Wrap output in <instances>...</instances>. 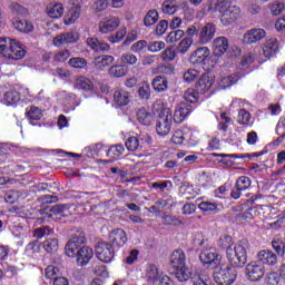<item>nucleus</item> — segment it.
Instances as JSON below:
<instances>
[{"mask_svg": "<svg viewBox=\"0 0 285 285\" xmlns=\"http://www.w3.org/2000/svg\"><path fill=\"white\" fill-rule=\"evenodd\" d=\"M86 236H73L65 247V253L68 257H76L78 266H88L90 258L95 256L92 248L85 246Z\"/></svg>", "mask_w": 285, "mask_h": 285, "instance_id": "1", "label": "nucleus"}, {"mask_svg": "<svg viewBox=\"0 0 285 285\" xmlns=\"http://www.w3.org/2000/svg\"><path fill=\"white\" fill-rule=\"evenodd\" d=\"M249 246L248 239H242L234 248L227 250L226 256L232 268H244L246 266Z\"/></svg>", "mask_w": 285, "mask_h": 285, "instance_id": "2", "label": "nucleus"}, {"mask_svg": "<svg viewBox=\"0 0 285 285\" xmlns=\"http://www.w3.org/2000/svg\"><path fill=\"white\" fill-rule=\"evenodd\" d=\"M0 55L7 59L19 60L26 57V49L14 39L0 38Z\"/></svg>", "mask_w": 285, "mask_h": 285, "instance_id": "3", "label": "nucleus"}, {"mask_svg": "<svg viewBox=\"0 0 285 285\" xmlns=\"http://www.w3.org/2000/svg\"><path fill=\"white\" fill-rule=\"evenodd\" d=\"M237 279V269L232 266L220 267L216 266L214 269V281L218 285H232Z\"/></svg>", "mask_w": 285, "mask_h": 285, "instance_id": "4", "label": "nucleus"}, {"mask_svg": "<svg viewBox=\"0 0 285 285\" xmlns=\"http://www.w3.org/2000/svg\"><path fill=\"white\" fill-rule=\"evenodd\" d=\"M173 128V112L170 109L165 108L158 114V119L156 121V131L160 137H166Z\"/></svg>", "mask_w": 285, "mask_h": 285, "instance_id": "5", "label": "nucleus"}, {"mask_svg": "<svg viewBox=\"0 0 285 285\" xmlns=\"http://www.w3.org/2000/svg\"><path fill=\"white\" fill-rule=\"evenodd\" d=\"M96 255L100 262L109 264L115 259V247L108 242L99 243L96 246Z\"/></svg>", "mask_w": 285, "mask_h": 285, "instance_id": "6", "label": "nucleus"}, {"mask_svg": "<svg viewBox=\"0 0 285 285\" xmlns=\"http://www.w3.org/2000/svg\"><path fill=\"white\" fill-rule=\"evenodd\" d=\"M245 271L249 282H259L266 275V268L258 261L247 264Z\"/></svg>", "mask_w": 285, "mask_h": 285, "instance_id": "7", "label": "nucleus"}, {"mask_svg": "<svg viewBox=\"0 0 285 285\" xmlns=\"http://www.w3.org/2000/svg\"><path fill=\"white\" fill-rule=\"evenodd\" d=\"M199 259L204 266H217L219 264V253L214 247H205L200 252Z\"/></svg>", "mask_w": 285, "mask_h": 285, "instance_id": "8", "label": "nucleus"}, {"mask_svg": "<svg viewBox=\"0 0 285 285\" xmlns=\"http://www.w3.org/2000/svg\"><path fill=\"white\" fill-rule=\"evenodd\" d=\"M216 30L217 28L212 22H208L204 27L199 28L197 40L199 46H206V43H210L215 37Z\"/></svg>", "mask_w": 285, "mask_h": 285, "instance_id": "9", "label": "nucleus"}, {"mask_svg": "<svg viewBox=\"0 0 285 285\" xmlns=\"http://www.w3.org/2000/svg\"><path fill=\"white\" fill-rule=\"evenodd\" d=\"M126 242H128V235L121 228L114 229L109 234V244H111L114 248H121L126 246Z\"/></svg>", "mask_w": 285, "mask_h": 285, "instance_id": "10", "label": "nucleus"}, {"mask_svg": "<svg viewBox=\"0 0 285 285\" xmlns=\"http://www.w3.org/2000/svg\"><path fill=\"white\" fill-rule=\"evenodd\" d=\"M239 14H242V9L237 6H232L220 16V22L223 26H230V23H235L239 19Z\"/></svg>", "mask_w": 285, "mask_h": 285, "instance_id": "11", "label": "nucleus"}, {"mask_svg": "<svg viewBox=\"0 0 285 285\" xmlns=\"http://www.w3.org/2000/svg\"><path fill=\"white\" fill-rule=\"evenodd\" d=\"M193 112V106L188 102H179L174 111L175 124H181Z\"/></svg>", "mask_w": 285, "mask_h": 285, "instance_id": "12", "label": "nucleus"}, {"mask_svg": "<svg viewBox=\"0 0 285 285\" xmlns=\"http://www.w3.org/2000/svg\"><path fill=\"white\" fill-rule=\"evenodd\" d=\"M119 23L120 20L117 17L105 18L98 23V30L101 35H108V32L117 30V28H119Z\"/></svg>", "mask_w": 285, "mask_h": 285, "instance_id": "13", "label": "nucleus"}, {"mask_svg": "<svg viewBox=\"0 0 285 285\" xmlns=\"http://www.w3.org/2000/svg\"><path fill=\"white\" fill-rule=\"evenodd\" d=\"M71 7L65 17L66 26H70L81 17V4L79 0H70Z\"/></svg>", "mask_w": 285, "mask_h": 285, "instance_id": "14", "label": "nucleus"}, {"mask_svg": "<svg viewBox=\"0 0 285 285\" xmlns=\"http://www.w3.org/2000/svg\"><path fill=\"white\" fill-rule=\"evenodd\" d=\"M228 48H230L228 38L217 37L214 39L213 50H214L215 57H224V55H226V52H228Z\"/></svg>", "mask_w": 285, "mask_h": 285, "instance_id": "15", "label": "nucleus"}, {"mask_svg": "<svg viewBox=\"0 0 285 285\" xmlns=\"http://www.w3.org/2000/svg\"><path fill=\"white\" fill-rule=\"evenodd\" d=\"M248 188H250V178L247 176H240L236 180V185H235L234 189L232 190L233 199H239V197H242V191L248 190Z\"/></svg>", "mask_w": 285, "mask_h": 285, "instance_id": "16", "label": "nucleus"}, {"mask_svg": "<svg viewBox=\"0 0 285 285\" xmlns=\"http://www.w3.org/2000/svg\"><path fill=\"white\" fill-rule=\"evenodd\" d=\"M208 57H210V49H208V47H200L190 55L189 61L193 66H199V63H204Z\"/></svg>", "mask_w": 285, "mask_h": 285, "instance_id": "17", "label": "nucleus"}, {"mask_svg": "<svg viewBox=\"0 0 285 285\" xmlns=\"http://www.w3.org/2000/svg\"><path fill=\"white\" fill-rule=\"evenodd\" d=\"M262 39H266V31L264 29H250L243 38L244 43H258Z\"/></svg>", "mask_w": 285, "mask_h": 285, "instance_id": "18", "label": "nucleus"}, {"mask_svg": "<svg viewBox=\"0 0 285 285\" xmlns=\"http://www.w3.org/2000/svg\"><path fill=\"white\" fill-rule=\"evenodd\" d=\"M86 43L94 52H108L110 50V45L104 40H98L97 37L87 38Z\"/></svg>", "mask_w": 285, "mask_h": 285, "instance_id": "19", "label": "nucleus"}, {"mask_svg": "<svg viewBox=\"0 0 285 285\" xmlns=\"http://www.w3.org/2000/svg\"><path fill=\"white\" fill-rule=\"evenodd\" d=\"M70 215V206L58 204L50 208V213L48 217H52L53 219H63V217H69Z\"/></svg>", "mask_w": 285, "mask_h": 285, "instance_id": "20", "label": "nucleus"}, {"mask_svg": "<svg viewBox=\"0 0 285 285\" xmlns=\"http://www.w3.org/2000/svg\"><path fill=\"white\" fill-rule=\"evenodd\" d=\"M92 63L96 70L104 72L106 68H108V66H111V63H115V57L109 55L98 56L94 59Z\"/></svg>", "mask_w": 285, "mask_h": 285, "instance_id": "21", "label": "nucleus"}, {"mask_svg": "<svg viewBox=\"0 0 285 285\" xmlns=\"http://www.w3.org/2000/svg\"><path fill=\"white\" fill-rule=\"evenodd\" d=\"M261 264H266L267 266H275L277 264V255L269 249H263L257 254Z\"/></svg>", "mask_w": 285, "mask_h": 285, "instance_id": "22", "label": "nucleus"}, {"mask_svg": "<svg viewBox=\"0 0 285 285\" xmlns=\"http://www.w3.org/2000/svg\"><path fill=\"white\" fill-rule=\"evenodd\" d=\"M279 51V43L277 42V38H271L266 40L264 47H263V55L267 59H271V57H275L277 52Z\"/></svg>", "mask_w": 285, "mask_h": 285, "instance_id": "23", "label": "nucleus"}, {"mask_svg": "<svg viewBox=\"0 0 285 285\" xmlns=\"http://www.w3.org/2000/svg\"><path fill=\"white\" fill-rule=\"evenodd\" d=\"M114 102L118 108L128 106L130 104V92L126 89H116L114 92Z\"/></svg>", "mask_w": 285, "mask_h": 285, "instance_id": "24", "label": "nucleus"}, {"mask_svg": "<svg viewBox=\"0 0 285 285\" xmlns=\"http://www.w3.org/2000/svg\"><path fill=\"white\" fill-rule=\"evenodd\" d=\"M77 41H79V33L75 32L61 33L53 39V43L56 46H61L63 43H77Z\"/></svg>", "mask_w": 285, "mask_h": 285, "instance_id": "25", "label": "nucleus"}, {"mask_svg": "<svg viewBox=\"0 0 285 285\" xmlns=\"http://www.w3.org/2000/svg\"><path fill=\"white\" fill-rule=\"evenodd\" d=\"M170 265L173 268H184L186 266V254H184V250L176 249L173 252L170 256Z\"/></svg>", "mask_w": 285, "mask_h": 285, "instance_id": "26", "label": "nucleus"}, {"mask_svg": "<svg viewBox=\"0 0 285 285\" xmlns=\"http://www.w3.org/2000/svg\"><path fill=\"white\" fill-rule=\"evenodd\" d=\"M137 120L142 126H153L155 124V114L149 112L146 108H141L137 111Z\"/></svg>", "mask_w": 285, "mask_h": 285, "instance_id": "27", "label": "nucleus"}, {"mask_svg": "<svg viewBox=\"0 0 285 285\" xmlns=\"http://www.w3.org/2000/svg\"><path fill=\"white\" fill-rule=\"evenodd\" d=\"M213 88V79L207 73L203 75L196 82V90L200 94L208 92Z\"/></svg>", "mask_w": 285, "mask_h": 285, "instance_id": "28", "label": "nucleus"}, {"mask_svg": "<svg viewBox=\"0 0 285 285\" xmlns=\"http://www.w3.org/2000/svg\"><path fill=\"white\" fill-rule=\"evenodd\" d=\"M47 14L51 19H59L60 17L63 16V4L61 2L48 4Z\"/></svg>", "mask_w": 285, "mask_h": 285, "instance_id": "29", "label": "nucleus"}, {"mask_svg": "<svg viewBox=\"0 0 285 285\" xmlns=\"http://www.w3.org/2000/svg\"><path fill=\"white\" fill-rule=\"evenodd\" d=\"M151 86L156 92H166L168 90V79L164 76H156Z\"/></svg>", "mask_w": 285, "mask_h": 285, "instance_id": "30", "label": "nucleus"}, {"mask_svg": "<svg viewBox=\"0 0 285 285\" xmlns=\"http://www.w3.org/2000/svg\"><path fill=\"white\" fill-rule=\"evenodd\" d=\"M108 75L115 79L126 77L128 75V67L126 65H114L109 68Z\"/></svg>", "mask_w": 285, "mask_h": 285, "instance_id": "31", "label": "nucleus"}, {"mask_svg": "<svg viewBox=\"0 0 285 285\" xmlns=\"http://www.w3.org/2000/svg\"><path fill=\"white\" fill-rule=\"evenodd\" d=\"M92 86V81L86 77H78L73 85L77 90H85V92H90Z\"/></svg>", "mask_w": 285, "mask_h": 285, "instance_id": "32", "label": "nucleus"}, {"mask_svg": "<svg viewBox=\"0 0 285 285\" xmlns=\"http://www.w3.org/2000/svg\"><path fill=\"white\" fill-rule=\"evenodd\" d=\"M21 101V95L17 90H10L4 94V104L7 106H17Z\"/></svg>", "mask_w": 285, "mask_h": 285, "instance_id": "33", "label": "nucleus"}, {"mask_svg": "<svg viewBox=\"0 0 285 285\" xmlns=\"http://www.w3.org/2000/svg\"><path fill=\"white\" fill-rule=\"evenodd\" d=\"M175 276L177 277L178 282H188V279L193 276V272L183 265V267H177L175 272Z\"/></svg>", "mask_w": 285, "mask_h": 285, "instance_id": "34", "label": "nucleus"}, {"mask_svg": "<svg viewBox=\"0 0 285 285\" xmlns=\"http://www.w3.org/2000/svg\"><path fill=\"white\" fill-rule=\"evenodd\" d=\"M42 247L45 248L46 253L52 255L59 250V240L57 238H48L42 243Z\"/></svg>", "mask_w": 285, "mask_h": 285, "instance_id": "35", "label": "nucleus"}, {"mask_svg": "<svg viewBox=\"0 0 285 285\" xmlns=\"http://www.w3.org/2000/svg\"><path fill=\"white\" fill-rule=\"evenodd\" d=\"M233 236L230 235L220 236V238L218 239V247L222 250H226V254L228 253V250H233Z\"/></svg>", "mask_w": 285, "mask_h": 285, "instance_id": "36", "label": "nucleus"}, {"mask_svg": "<svg viewBox=\"0 0 285 285\" xmlns=\"http://www.w3.org/2000/svg\"><path fill=\"white\" fill-rule=\"evenodd\" d=\"M13 28L18 30L19 32H32L35 30V27L31 24V22H28L27 20H16L13 22Z\"/></svg>", "mask_w": 285, "mask_h": 285, "instance_id": "37", "label": "nucleus"}, {"mask_svg": "<svg viewBox=\"0 0 285 285\" xmlns=\"http://www.w3.org/2000/svg\"><path fill=\"white\" fill-rule=\"evenodd\" d=\"M193 246L196 250H199V248H208V239L204 237L202 234H195L193 237Z\"/></svg>", "mask_w": 285, "mask_h": 285, "instance_id": "38", "label": "nucleus"}, {"mask_svg": "<svg viewBox=\"0 0 285 285\" xmlns=\"http://www.w3.org/2000/svg\"><path fill=\"white\" fill-rule=\"evenodd\" d=\"M157 21H159V12H157V10H149L144 18V24L147 28L155 26Z\"/></svg>", "mask_w": 285, "mask_h": 285, "instance_id": "39", "label": "nucleus"}, {"mask_svg": "<svg viewBox=\"0 0 285 285\" xmlns=\"http://www.w3.org/2000/svg\"><path fill=\"white\" fill-rule=\"evenodd\" d=\"M124 145H114L107 150V157L109 159H119L124 155Z\"/></svg>", "mask_w": 285, "mask_h": 285, "instance_id": "40", "label": "nucleus"}, {"mask_svg": "<svg viewBox=\"0 0 285 285\" xmlns=\"http://www.w3.org/2000/svg\"><path fill=\"white\" fill-rule=\"evenodd\" d=\"M147 278L150 282H154V284H157V282H159V269L157 268V265L155 264H149L147 266Z\"/></svg>", "mask_w": 285, "mask_h": 285, "instance_id": "41", "label": "nucleus"}, {"mask_svg": "<svg viewBox=\"0 0 285 285\" xmlns=\"http://www.w3.org/2000/svg\"><path fill=\"white\" fill-rule=\"evenodd\" d=\"M125 146L127 150H130L131 153H135V150L141 149V145L139 142V136H130L126 142Z\"/></svg>", "mask_w": 285, "mask_h": 285, "instance_id": "42", "label": "nucleus"}, {"mask_svg": "<svg viewBox=\"0 0 285 285\" xmlns=\"http://www.w3.org/2000/svg\"><path fill=\"white\" fill-rule=\"evenodd\" d=\"M238 81H239V76L230 75L222 78L219 86L223 90H226V88H230V86L237 83Z\"/></svg>", "mask_w": 285, "mask_h": 285, "instance_id": "43", "label": "nucleus"}, {"mask_svg": "<svg viewBox=\"0 0 285 285\" xmlns=\"http://www.w3.org/2000/svg\"><path fill=\"white\" fill-rule=\"evenodd\" d=\"M198 208H200L203 213H210L213 215H216V213H219V208L217 207V204L210 203V202H202L198 205Z\"/></svg>", "mask_w": 285, "mask_h": 285, "instance_id": "44", "label": "nucleus"}, {"mask_svg": "<svg viewBox=\"0 0 285 285\" xmlns=\"http://www.w3.org/2000/svg\"><path fill=\"white\" fill-rule=\"evenodd\" d=\"M137 56H135V53H130V52H126L122 53L120 57V63H122V66H136L137 65Z\"/></svg>", "mask_w": 285, "mask_h": 285, "instance_id": "45", "label": "nucleus"}, {"mask_svg": "<svg viewBox=\"0 0 285 285\" xmlns=\"http://www.w3.org/2000/svg\"><path fill=\"white\" fill-rule=\"evenodd\" d=\"M27 117L31 121L32 126H35L33 121H39V119L43 117V114L38 107H31L27 112Z\"/></svg>", "mask_w": 285, "mask_h": 285, "instance_id": "46", "label": "nucleus"}, {"mask_svg": "<svg viewBox=\"0 0 285 285\" xmlns=\"http://www.w3.org/2000/svg\"><path fill=\"white\" fill-rule=\"evenodd\" d=\"M186 104H197L199 101V91L195 89H187L184 94Z\"/></svg>", "mask_w": 285, "mask_h": 285, "instance_id": "47", "label": "nucleus"}, {"mask_svg": "<svg viewBox=\"0 0 285 285\" xmlns=\"http://www.w3.org/2000/svg\"><path fill=\"white\" fill-rule=\"evenodd\" d=\"M52 228L49 226H42L33 230V237H37V239H42V237H48V235H52Z\"/></svg>", "mask_w": 285, "mask_h": 285, "instance_id": "48", "label": "nucleus"}, {"mask_svg": "<svg viewBox=\"0 0 285 285\" xmlns=\"http://www.w3.org/2000/svg\"><path fill=\"white\" fill-rule=\"evenodd\" d=\"M272 247L277 253L278 257H284L285 255V240L283 242L279 238H276L272 242Z\"/></svg>", "mask_w": 285, "mask_h": 285, "instance_id": "49", "label": "nucleus"}, {"mask_svg": "<svg viewBox=\"0 0 285 285\" xmlns=\"http://www.w3.org/2000/svg\"><path fill=\"white\" fill-rule=\"evenodd\" d=\"M190 46H193V38H184L178 47H177V51L180 53V55H186V52H188Z\"/></svg>", "mask_w": 285, "mask_h": 285, "instance_id": "50", "label": "nucleus"}, {"mask_svg": "<svg viewBox=\"0 0 285 285\" xmlns=\"http://www.w3.org/2000/svg\"><path fill=\"white\" fill-rule=\"evenodd\" d=\"M184 35H185V32L181 29L174 30V31L168 33L167 41L169 43H177V41H179V39L184 38Z\"/></svg>", "mask_w": 285, "mask_h": 285, "instance_id": "51", "label": "nucleus"}, {"mask_svg": "<svg viewBox=\"0 0 285 285\" xmlns=\"http://www.w3.org/2000/svg\"><path fill=\"white\" fill-rule=\"evenodd\" d=\"M238 124L240 126H248L250 124V112L246 111V109H240L238 111Z\"/></svg>", "mask_w": 285, "mask_h": 285, "instance_id": "52", "label": "nucleus"}, {"mask_svg": "<svg viewBox=\"0 0 285 285\" xmlns=\"http://www.w3.org/2000/svg\"><path fill=\"white\" fill-rule=\"evenodd\" d=\"M69 66H71V68H77L81 70L86 68V66H88V61H86V59L83 58H71L69 60Z\"/></svg>", "mask_w": 285, "mask_h": 285, "instance_id": "53", "label": "nucleus"}, {"mask_svg": "<svg viewBox=\"0 0 285 285\" xmlns=\"http://www.w3.org/2000/svg\"><path fill=\"white\" fill-rule=\"evenodd\" d=\"M199 77V71L195 69H189L184 73V80L187 83H193V81H196V79Z\"/></svg>", "mask_w": 285, "mask_h": 285, "instance_id": "54", "label": "nucleus"}, {"mask_svg": "<svg viewBox=\"0 0 285 285\" xmlns=\"http://www.w3.org/2000/svg\"><path fill=\"white\" fill-rule=\"evenodd\" d=\"M148 48V41L139 40L130 47L131 52H144Z\"/></svg>", "mask_w": 285, "mask_h": 285, "instance_id": "55", "label": "nucleus"}, {"mask_svg": "<svg viewBox=\"0 0 285 285\" xmlns=\"http://www.w3.org/2000/svg\"><path fill=\"white\" fill-rule=\"evenodd\" d=\"M138 95L141 99H150V86L147 82H142L138 89Z\"/></svg>", "mask_w": 285, "mask_h": 285, "instance_id": "56", "label": "nucleus"}, {"mask_svg": "<svg viewBox=\"0 0 285 285\" xmlns=\"http://www.w3.org/2000/svg\"><path fill=\"white\" fill-rule=\"evenodd\" d=\"M94 275L97 277H108V268L106 265H96L92 267Z\"/></svg>", "mask_w": 285, "mask_h": 285, "instance_id": "57", "label": "nucleus"}, {"mask_svg": "<svg viewBox=\"0 0 285 285\" xmlns=\"http://www.w3.org/2000/svg\"><path fill=\"white\" fill-rule=\"evenodd\" d=\"M166 48V42L164 41H154L148 46L149 52H159V50H164Z\"/></svg>", "mask_w": 285, "mask_h": 285, "instance_id": "58", "label": "nucleus"}, {"mask_svg": "<svg viewBox=\"0 0 285 285\" xmlns=\"http://www.w3.org/2000/svg\"><path fill=\"white\" fill-rule=\"evenodd\" d=\"M184 131L181 130H176L171 137L173 144L176 146H181L184 144Z\"/></svg>", "mask_w": 285, "mask_h": 285, "instance_id": "59", "label": "nucleus"}, {"mask_svg": "<svg viewBox=\"0 0 285 285\" xmlns=\"http://www.w3.org/2000/svg\"><path fill=\"white\" fill-rule=\"evenodd\" d=\"M168 30V20H160L159 23L156 26V35L161 37Z\"/></svg>", "mask_w": 285, "mask_h": 285, "instance_id": "60", "label": "nucleus"}, {"mask_svg": "<svg viewBox=\"0 0 285 285\" xmlns=\"http://www.w3.org/2000/svg\"><path fill=\"white\" fill-rule=\"evenodd\" d=\"M176 57H177V53L171 48L166 49L161 53L163 61H173V59H175Z\"/></svg>", "mask_w": 285, "mask_h": 285, "instance_id": "61", "label": "nucleus"}, {"mask_svg": "<svg viewBox=\"0 0 285 285\" xmlns=\"http://www.w3.org/2000/svg\"><path fill=\"white\" fill-rule=\"evenodd\" d=\"M177 6L170 3V2H164L163 3V12L165 14H175L177 12Z\"/></svg>", "mask_w": 285, "mask_h": 285, "instance_id": "62", "label": "nucleus"}, {"mask_svg": "<svg viewBox=\"0 0 285 285\" xmlns=\"http://www.w3.org/2000/svg\"><path fill=\"white\" fill-rule=\"evenodd\" d=\"M279 279H282V276L277 274V272L269 273L267 276V284L277 285L279 284Z\"/></svg>", "mask_w": 285, "mask_h": 285, "instance_id": "63", "label": "nucleus"}, {"mask_svg": "<svg viewBox=\"0 0 285 285\" xmlns=\"http://www.w3.org/2000/svg\"><path fill=\"white\" fill-rule=\"evenodd\" d=\"M233 6H230V1L228 0H218L216 3V10H218V12H223L224 11L232 8Z\"/></svg>", "mask_w": 285, "mask_h": 285, "instance_id": "64", "label": "nucleus"}]
</instances>
